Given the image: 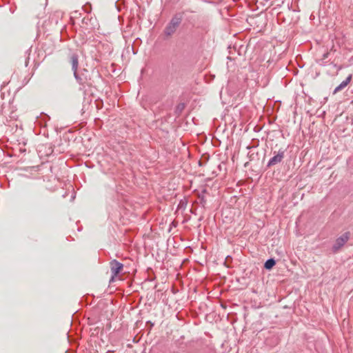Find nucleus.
Returning <instances> with one entry per match:
<instances>
[{"mask_svg": "<svg viewBox=\"0 0 353 353\" xmlns=\"http://www.w3.org/2000/svg\"><path fill=\"white\" fill-rule=\"evenodd\" d=\"M183 20V14L182 13H176L175 14L170 21L166 26L164 29V34L167 37L172 36L177 30L181 21Z\"/></svg>", "mask_w": 353, "mask_h": 353, "instance_id": "obj_1", "label": "nucleus"}, {"mask_svg": "<svg viewBox=\"0 0 353 353\" xmlns=\"http://www.w3.org/2000/svg\"><path fill=\"white\" fill-rule=\"evenodd\" d=\"M285 150L282 148L279 149L277 152L274 151V156L269 160L267 167L270 168L281 163L285 157Z\"/></svg>", "mask_w": 353, "mask_h": 353, "instance_id": "obj_2", "label": "nucleus"}, {"mask_svg": "<svg viewBox=\"0 0 353 353\" xmlns=\"http://www.w3.org/2000/svg\"><path fill=\"white\" fill-rule=\"evenodd\" d=\"M110 268L112 274V278L110 279L111 281H113L114 278L121 272L123 268V265L116 259H113L110 262Z\"/></svg>", "mask_w": 353, "mask_h": 353, "instance_id": "obj_3", "label": "nucleus"}, {"mask_svg": "<svg viewBox=\"0 0 353 353\" xmlns=\"http://www.w3.org/2000/svg\"><path fill=\"white\" fill-rule=\"evenodd\" d=\"M350 236V232H346L341 236L336 239L335 243L332 246L333 252H337L349 240Z\"/></svg>", "mask_w": 353, "mask_h": 353, "instance_id": "obj_4", "label": "nucleus"}, {"mask_svg": "<svg viewBox=\"0 0 353 353\" xmlns=\"http://www.w3.org/2000/svg\"><path fill=\"white\" fill-rule=\"evenodd\" d=\"M70 62L72 65L73 72L78 70L79 66V55L76 52H71L69 54Z\"/></svg>", "mask_w": 353, "mask_h": 353, "instance_id": "obj_5", "label": "nucleus"}, {"mask_svg": "<svg viewBox=\"0 0 353 353\" xmlns=\"http://www.w3.org/2000/svg\"><path fill=\"white\" fill-rule=\"evenodd\" d=\"M352 75L350 74L346 78L345 80H344L337 87H336L334 90V92H333V94H336L338 92H340L341 90H342L343 88H345L350 83V81L352 79Z\"/></svg>", "mask_w": 353, "mask_h": 353, "instance_id": "obj_6", "label": "nucleus"}, {"mask_svg": "<svg viewBox=\"0 0 353 353\" xmlns=\"http://www.w3.org/2000/svg\"><path fill=\"white\" fill-rule=\"evenodd\" d=\"M276 264V261L274 259H268L264 263V268L266 270H271Z\"/></svg>", "mask_w": 353, "mask_h": 353, "instance_id": "obj_7", "label": "nucleus"}, {"mask_svg": "<svg viewBox=\"0 0 353 353\" xmlns=\"http://www.w3.org/2000/svg\"><path fill=\"white\" fill-rule=\"evenodd\" d=\"M185 105L183 103H179L176 107L175 112L177 114H180L185 109Z\"/></svg>", "mask_w": 353, "mask_h": 353, "instance_id": "obj_8", "label": "nucleus"}, {"mask_svg": "<svg viewBox=\"0 0 353 353\" xmlns=\"http://www.w3.org/2000/svg\"><path fill=\"white\" fill-rule=\"evenodd\" d=\"M74 77L75 79L80 83L83 84V79L79 76L77 74V70H75V72H73Z\"/></svg>", "mask_w": 353, "mask_h": 353, "instance_id": "obj_9", "label": "nucleus"}, {"mask_svg": "<svg viewBox=\"0 0 353 353\" xmlns=\"http://www.w3.org/2000/svg\"><path fill=\"white\" fill-rule=\"evenodd\" d=\"M254 152H252V151L249 152L248 153V157L250 158V160H252L253 158H254Z\"/></svg>", "mask_w": 353, "mask_h": 353, "instance_id": "obj_10", "label": "nucleus"}, {"mask_svg": "<svg viewBox=\"0 0 353 353\" xmlns=\"http://www.w3.org/2000/svg\"><path fill=\"white\" fill-rule=\"evenodd\" d=\"M205 203V201L204 200L203 198L201 199V203L203 204V205L204 206V204Z\"/></svg>", "mask_w": 353, "mask_h": 353, "instance_id": "obj_11", "label": "nucleus"}, {"mask_svg": "<svg viewBox=\"0 0 353 353\" xmlns=\"http://www.w3.org/2000/svg\"><path fill=\"white\" fill-rule=\"evenodd\" d=\"M247 148H248V150H251V149L254 148V147L248 146V147H247Z\"/></svg>", "mask_w": 353, "mask_h": 353, "instance_id": "obj_12", "label": "nucleus"}]
</instances>
